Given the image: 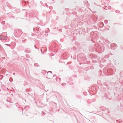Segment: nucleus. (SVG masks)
Listing matches in <instances>:
<instances>
[{
  "label": "nucleus",
  "mask_w": 123,
  "mask_h": 123,
  "mask_svg": "<svg viewBox=\"0 0 123 123\" xmlns=\"http://www.w3.org/2000/svg\"><path fill=\"white\" fill-rule=\"evenodd\" d=\"M4 36L2 35H0V39H2L3 38Z\"/></svg>",
  "instance_id": "1"
},
{
  "label": "nucleus",
  "mask_w": 123,
  "mask_h": 123,
  "mask_svg": "<svg viewBox=\"0 0 123 123\" xmlns=\"http://www.w3.org/2000/svg\"><path fill=\"white\" fill-rule=\"evenodd\" d=\"M7 39V37L6 36H4L3 39L6 40Z\"/></svg>",
  "instance_id": "2"
}]
</instances>
